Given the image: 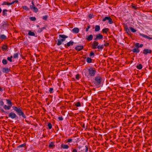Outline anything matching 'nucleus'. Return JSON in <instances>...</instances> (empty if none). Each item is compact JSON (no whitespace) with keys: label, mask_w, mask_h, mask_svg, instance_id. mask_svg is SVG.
I'll return each mask as SVG.
<instances>
[{"label":"nucleus","mask_w":152,"mask_h":152,"mask_svg":"<svg viewBox=\"0 0 152 152\" xmlns=\"http://www.w3.org/2000/svg\"><path fill=\"white\" fill-rule=\"evenodd\" d=\"M12 108L13 110L16 111L17 114L20 116H21L24 118H26V116L25 115L23 112L20 108L19 107H18L15 106H13Z\"/></svg>","instance_id":"obj_1"},{"label":"nucleus","mask_w":152,"mask_h":152,"mask_svg":"<svg viewBox=\"0 0 152 152\" xmlns=\"http://www.w3.org/2000/svg\"><path fill=\"white\" fill-rule=\"evenodd\" d=\"M102 80V77L99 75H97L95 77L93 82L95 86H98L101 84Z\"/></svg>","instance_id":"obj_2"},{"label":"nucleus","mask_w":152,"mask_h":152,"mask_svg":"<svg viewBox=\"0 0 152 152\" xmlns=\"http://www.w3.org/2000/svg\"><path fill=\"white\" fill-rule=\"evenodd\" d=\"M59 36L60 37L62 38V39H58L57 45H61L62 42L65 41V39L68 37V36L60 34Z\"/></svg>","instance_id":"obj_3"},{"label":"nucleus","mask_w":152,"mask_h":152,"mask_svg":"<svg viewBox=\"0 0 152 152\" xmlns=\"http://www.w3.org/2000/svg\"><path fill=\"white\" fill-rule=\"evenodd\" d=\"M89 75L91 77H94L96 72V69L94 68H90L88 69Z\"/></svg>","instance_id":"obj_4"},{"label":"nucleus","mask_w":152,"mask_h":152,"mask_svg":"<svg viewBox=\"0 0 152 152\" xmlns=\"http://www.w3.org/2000/svg\"><path fill=\"white\" fill-rule=\"evenodd\" d=\"M9 117L12 119L15 118H18L17 116L16 115L15 113L12 112H11L9 114Z\"/></svg>","instance_id":"obj_5"},{"label":"nucleus","mask_w":152,"mask_h":152,"mask_svg":"<svg viewBox=\"0 0 152 152\" xmlns=\"http://www.w3.org/2000/svg\"><path fill=\"white\" fill-rule=\"evenodd\" d=\"M152 52V50L149 49L145 48L143 51V53L145 55H147L148 54L151 53Z\"/></svg>","instance_id":"obj_6"},{"label":"nucleus","mask_w":152,"mask_h":152,"mask_svg":"<svg viewBox=\"0 0 152 152\" xmlns=\"http://www.w3.org/2000/svg\"><path fill=\"white\" fill-rule=\"evenodd\" d=\"M30 8L34 12H38V9L35 6L30 5Z\"/></svg>","instance_id":"obj_7"},{"label":"nucleus","mask_w":152,"mask_h":152,"mask_svg":"<svg viewBox=\"0 0 152 152\" xmlns=\"http://www.w3.org/2000/svg\"><path fill=\"white\" fill-rule=\"evenodd\" d=\"M93 46L94 48H102V46H100L99 45V43L96 41H94L93 42Z\"/></svg>","instance_id":"obj_8"},{"label":"nucleus","mask_w":152,"mask_h":152,"mask_svg":"<svg viewBox=\"0 0 152 152\" xmlns=\"http://www.w3.org/2000/svg\"><path fill=\"white\" fill-rule=\"evenodd\" d=\"M10 69L7 67L3 68L2 69V71L3 73H8L10 71Z\"/></svg>","instance_id":"obj_9"},{"label":"nucleus","mask_w":152,"mask_h":152,"mask_svg":"<svg viewBox=\"0 0 152 152\" xmlns=\"http://www.w3.org/2000/svg\"><path fill=\"white\" fill-rule=\"evenodd\" d=\"M103 38V36L100 34H98L96 35V38H95V40H96L98 39H102Z\"/></svg>","instance_id":"obj_10"},{"label":"nucleus","mask_w":152,"mask_h":152,"mask_svg":"<svg viewBox=\"0 0 152 152\" xmlns=\"http://www.w3.org/2000/svg\"><path fill=\"white\" fill-rule=\"evenodd\" d=\"M54 142H52L49 144L48 147L49 148L53 149L55 147V145L54 144Z\"/></svg>","instance_id":"obj_11"},{"label":"nucleus","mask_w":152,"mask_h":152,"mask_svg":"<svg viewBox=\"0 0 152 152\" xmlns=\"http://www.w3.org/2000/svg\"><path fill=\"white\" fill-rule=\"evenodd\" d=\"M61 147L63 149H68L69 148V146L68 145L64 144L63 143L61 144Z\"/></svg>","instance_id":"obj_12"},{"label":"nucleus","mask_w":152,"mask_h":152,"mask_svg":"<svg viewBox=\"0 0 152 152\" xmlns=\"http://www.w3.org/2000/svg\"><path fill=\"white\" fill-rule=\"evenodd\" d=\"M79 30L77 28H75L72 29V31L73 32L75 33H78L79 32Z\"/></svg>","instance_id":"obj_13"},{"label":"nucleus","mask_w":152,"mask_h":152,"mask_svg":"<svg viewBox=\"0 0 152 152\" xmlns=\"http://www.w3.org/2000/svg\"><path fill=\"white\" fill-rule=\"evenodd\" d=\"M6 101L7 102V103L8 104V105L10 107H12V102L11 100L9 99H6Z\"/></svg>","instance_id":"obj_14"},{"label":"nucleus","mask_w":152,"mask_h":152,"mask_svg":"<svg viewBox=\"0 0 152 152\" xmlns=\"http://www.w3.org/2000/svg\"><path fill=\"white\" fill-rule=\"evenodd\" d=\"M74 42H73L70 41L66 43V46L67 47H69L70 46L74 44Z\"/></svg>","instance_id":"obj_15"},{"label":"nucleus","mask_w":152,"mask_h":152,"mask_svg":"<svg viewBox=\"0 0 152 152\" xmlns=\"http://www.w3.org/2000/svg\"><path fill=\"white\" fill-rule=\"evenodd\" d=\"M95 50L92 51L90 52L89 56L91 57H93L95 56Z\"/></svg>","instance_id":"obj_16"},{"label":"nucleus","mask_w":152,"mask_h":152,"mask_svg":"<svg viewBox=\"0 0 152 152\" xmlns=\"http://www.w3.org/2000/svg\"><path fill=\"white\" fill-rule=\"evenodd\" d=\"M132 51L134 53H138L140 52V50L139 48H134Z\"/></svg>","instance_id":"obj_17"},{"label":"nucleus","mask_w":152,"mask_h":152,"mask_svg":"<svg viewBox=\"0 0 152 152\" xmlns=\"http://www.w3.org/2000/svg\"><path fill=\"white\" fill-rule=\"evenodd\" d=\"M2 5H7L8 6H10V5H12V4H11V3H10V2H8L7 1H4L3 2V3L2 4Z\"/></svg>","instance_id":"obj_18"},{"label":"nucleus","mask_w":152,"mask_h":152,"mask_svg":"<svg viewBox=\"0 0 152 152\" xmlns=\"http://www.w3.org/2000/svg\"><path fill=\"white\" fill-rule=\"evenodd\" d=\"M92 59L90 57H87L86 59V62L88 63H90L92 62Z\"/></svg>","instance_id":"obj_19"},{"label":"nucleus","mask_w":152,"mask_h":152,"mask_svg":"<svg viewBox=\"0 0 152 152\" xmlns=\"http://www.w3.org/2000/svg\"><path fill=\"white\" fill-rule=\"evenodd\" d=\"M93 36L92 35L90 34L88 36L86 39L88 41H91L93 39Z\"/></svg>","instance_id":"obj_20"},{"label":"nucleus","mask_w":152,"mask_h":152,"mask_svg":"<svg viewBox=\"0 0 152 152\" xmlns=\"http://www.w3.org/2000/svg\"><path fill=\"white\" fill-rule=\"evenodd\" d=\"M7 10L6 9L3 10L2 11V15L3 16H7Z\"/></svg>","instance_id":"obj_21"},{"label":"nucleus","mask_w":152,"mask_h":152,"mask_svg":"<svg viewBox=\"0 0 152 152\" xmlns=\"http://www.w3.org/2000/svg\"><path fill=\"white\" fill-rule=\"evenodd\" d=\"M140 35L143 37L144 38H146L148 39H151V38L148 37V36H147L146 35H145L143 34L140 33Z\"/></svg>","instance_id":"obj_22"},{"label":"nucleus","mask_w":152,"mask_h":152,"mask_svg":"<svg viewBox=\"0 0 152 152\" xmlns=\"http://www.w3.org/2000/svg\"><path fill=\"white\" fill-rule=\"evenodd\" d=\"M3 107L5 110H9L10 109V107H11L8 105L7 106L6 105H4Z\"/></svg>","instance_id":"obj_23"},{"label":"nucleus","mask_w":152,"mask_h":152,"mask_svg":"<svg viewBox=\"0 0 152 152\" xmlns=\"http://www.w3.org/2000/svg\"><path fill=\"white\" fill-rule=\"evenodd\" d=\"M22 52H23V50L22 49V48H21V49L20 51V52L21 54H20V56L22 58H23V59H25V56H26V54H25V55L24 54V56H23V55L22 54V53H23Z\"/></svg>","instance_id":"obj_24"},{"label":"nucleus","mask_w":152,"mask_h":152,"mask_svg":"<svg viewBox=\"0 0 152 152\" xmlns=\"http://www.w3.org/2000/svg\"><path fill=\"white\" fill-rule=\"evenodd\" d=\"M28 34L31 36H35V34L34 32H31L29 31L28 32Z\"/></svg>","instance_id":"obj_25"},{"label":"nucleus","mask_w":152,"mask_h":152,"mask_svg":"<svg viewBox=\"0 0 152 152\" xmlns=\"http://www.w3.org/2000/svg\"><path fill=\"white\" fill-rule=\"evenodd\" d=\"M142 65L141 64H139L138 65H137L136 66V68L139 69H141L142 68Z\"/></svg>","instance_id":"obj_26"},{"label":"nucleus","mask_w":152,"mask_h":152,"mask_svg":"<svg viewBox=\"0 0 152 152\" xmlns=\"http://www.w3.org/2000/svg\"><path fill=\"white\" fill-rule=\"evenodd\" d=\"M0 38L1 39H7L6 36L4 34H1L0 35Z\"/></svg>","instance_id":"obj_27"},{"label":"nucleus","mask_w":152,"mask_h":152,"mask_svg":"<svg viewBox=\"0 0 152 152\" xmlns=\"http://www.w3.org/2000/svg\"><path fill=\"white\" fill-rule=\"evenodd\" d=\"M100 29V26H99L97 25L95 27V31H98Z\"/></svg>","instance_id":"obj_28"},{"label":"nucleus","mask_w":152,"mask_h":152,"mask_svg":"<svg viewBox=\"0 0 152 152\" xmlns=\"http://www.w3.org/2000/svg\"><path fill=\"white\" fill-rule=\"evenodd\" d=\"M4 105V102L2 100H0V109Z\"/></svg>","instance_id":"obj_29"},{"label":"nucleus","mask_w":152,"mask_h":152,"mask_svg":"<svg viewBox=\"0 0 152 152\" xmlns=\"http://www.w3.org/2000/svg\"><path fill=\"white\" fill-rule=\"evenodd\" d=\"M26 144L25 143H23V144H21V145H19V146H18L17 147V148H21L22 147H26Z\"/></svg>","instance_id":"obj_30"},{"label":"nucleus","mask_w":152,"mask_h":152,"mask_svg":"<svg viewBox=\"0 0 152 152\" xmlns=\"http://www.w3.org/2000/svg\"><path fill=\"white\" fill-rule=\"evenodd\" d=\"M108 20V23L109 24H111L113 23V22L112 21V20L110 17H109Z\"/></svg>","instance_id":"obj_31"},{"label":"nucleus","mask_w":152,"mask_h":152,"mask_svg":"<svg viewBox=\"0 0 152 152\" xmlns=\"http://www.w3.org/2000/svg\"><path fill=\"white\" fill-rule=\"evenodd\" d=\"M18 53H16L14 54V55L13 56V57L15 58H18Z\"/></svg>","instance_id":"obj_32"},{"label":"nucleus","mask_w":152,"mask_h":152,"mask_svg":"<svg viewBox=\"0 0 152 152\" xmlns=\"http://www.w3.org/2000/svg\"><path fill=\"white\" fill-rule=\"evenodd\" d=\"M44 27H42L41 28H39L37 31V32L39 33L41 32L44 29Z\"/></svg>","instance_id":"obj_33"},{"label":"nucleus","mask_w":152,"mask_h":152,"mask_svg":"<svg viewBox=\"0 0 152 152\" xmlns=\"http://www.w3.org/2000/svg\"><path fill=\"white\" fill-rule=\"evenodd\" d=\"M3 64L4 65H6L7 63V61L5 59H4L2 61Z\"/></svg>","instance_id":"obj_34"},{"label":"nucleus","mask_w":152,"mask_h":152,"mask_svg":"<svg viewBox=\"0 0 152 152\" xmlns=\"http://www.w3.org/2000/svg\"><path fill=\"white\" fill-rule=\"evenodd\" d=\"M48 126L49 129H51L52 128V125L50 123H48Z\"/></svg>","instance_id":"obj_35"},{"label":"nucleus","mask_w":152,"mask_h":152,"mask_svg":"<svg viewBox=\"0 0 152 152\" xmlns=\"http://www.w3.org/2000/svg\"><path fill=\"white\" fill-rule=\"evenodd\" d=\"M12 57H13L12 56H11L10 57H8L7 58V59L10 62H11L12 61Z\"/></svg>","instance_id":"obj_36"},{"label":"nucleus","mask_w":152,"mask_h":152,"mask_svg":"<svg viewBox=\"0 0 152 152\" xmlns=\"http://www.w3.org/2000/svg\"><path fill=\"white\" fill-rule=\"evenodd\" d=\"M75 105L77 107H80L81 106V104L80 102H77L75 104Z\"/></svg>","instance_id":"obj_37"},{"label":"nucleus","mask_w":152,"mask_h":152,"mask_svg":"<svg viewBox=\"0 0 152 152\" xmlns=\"http://www.w3.org/2000/svg\"><path fill=\"white\" fill-rule=\"evenodd\" d=\"M108 28H105L103 29L102 30V32L104 33H107L108 31Z\"/></svg>","instance_id":"obj_38"},{"label":"nucleus","mask_w":152,"mask_h":152,"mask_svg":"<svg viewBox=\"0 0 152 152\" xmlns=\"http://www.w3.org/2000/svg\"><path fill=\"white\" fill-rule=\"evenodd\" d=\"M129 28L130 30L131 31L133 32L134 33L136 31V30L134 28H132V27H130Z\"/></svg>","instance_id":"obj_39"},{"label":"nucleus","mask_w":152,"mask_h":152,"mask_svg":"<svg viewBox=\"0 0 152 152\" xmlns=\"http://www.w3.org/2000/svg\"><path fill=\"white\" fill-rule=\"evenodd\" d=\"M29 19L32 21H35L36 20V18L34 17H30Z\"/></svg>","instance_id":"obj_40"},{"label":"nucleus","mask_w":152,"mask_h":152,"mask_svg":"<svg viewBox=\"0 0 152 152\" xmlns=\"http://www.w3.org/2000/svg\"><path fill=\"white\" fill-rule=\"evenodd\" d=\"M53 88H50L49 90L50 93H52L53 92Z\"/></svg>","instance_id":"obj_41"},{"label":"nucleus","mask_w":152,"mask_h":152,"mask_svg":"<svg viewBox=\"0 0 152 152\" xmlns=\"http://www.w3.org/2000/svg\"><path fill=\"white\" fill-rule=\"evenodd\" d=\"M109 17V16L105 17L104 19H103L102 20V21H106L107 20H108Z\"/></svg>","instance_id":"obj_42"},{"label":"nucleus","mask_w":152,"mask_h":152,"mask_svg":"<svg viewBox=\"0 0 152 152\" xmlns=\"http://www.w3.org/2000/svg\"><path fill=\"white\" fill-rule=\"evenodd\" d=\"M80 78V75H79V74H77V75H76V78L77 80H78Z\"/></svg>","instance_id":"obj_43"},{"label":"nucleus","mask_w":152,"mask_h":152,"mask_svg":"<svg viewBox=\"0 0 152 152\" xmlns=\"http://www.w3.org/2000/svg\"><path fill=\"white\" fill-rule=\"evenodd\" d=\"M23 9L25 10H29V9L26 6H24L23 7Z\"/></svg>","instance_id":"obj_44"},{"label":"nucleus","mask_w":152,"mask_h":152,"mask_svg":"<svg viewBox=\"0 0 152 152\" xmlns=\"http://www.w3.org/2000/svg\"><path fill=\"white\" fill-rule=\"evenodd\" d=\"M80 125L83 128H85V124L84 123H82Z\"/></svg>","instance_id":"obj_45"},{"label":"nucleus","mask_w":152,"mask_h":152,"mask_svg":"<svg viewBox=\"0 0 152 152\" xmlns=\"http://www.w3.org/2000/svg\"><path fill=\"white\" fill-rule=\"evenodd\" d=\"M58 119L60 121H62L63 120V118L62 116H59L58 118Z\"/></svg>","instance_id":"obj_46"},{"label":"nucleus","mask_w":152,"mask_h":152,"mask_svg":"<svg viewBox=\"0 0 152 152\" xmlns=\"http://www.w3.org/2000/svg\"><path fill=\"white\" fill-rule=\"evenodd\" d=\"M93 15L92 14H90L88 15V17L90 19H91L92 18H93Z\"/></svg>","instance_id":"obj_47"},{"label":"nucleus","mask_w":152,"mask_h":152,"mask_svg":"<svg viewBox=\"0 0 152 152\" xmlns=\"http://www.w3.org/2000/svg\"><path fill=\"white\" fill-rule=\"evenodd\" d=\"M77 50L79 51L83 49V48H75Z\"/></svg>","instance_id":"obj_48"},{"label":"nucleus","mask_w":152,"mask_h":152,"mask_svg":"<svg viewBox=\"0 0 152 152\" xmlns=\"http://www.w3.org/2000/svg\"><path fill=\"white\" fill-rule=\"evenodd\" d=\"M139 44L138 43H136L135 45V46L136 47V48H139Z\"/></svg>","instance_id":"obj_49"},{"label":"nucleus","mask_w":152,"mask_h":152,"mask_svg":"<svg viewBox=\"0 0 152 152\" xmlns=\"http://www.w3.org/2000/svg\"><path fill=\"white\" fill-rule=\"evenodd\" d=\"M47 16H45L43 17L42 19L44 20H46L47 19Z\"/></svg>","instance_id":"obj_50"},{"label":"nucleus","mask_w":152,"mask_h":152,"mask_svg":"<svg viewBox=\"0 0 152 152\" xmlns=\"http://www.w3.org/2000/svg\"><path fill=\"white\" fill-rule=\"evenodd\" d=\"M18 2V1L17 0H15L12 1V2H11V3L12 4V5L14 4L15 2Z\"/></svg>","instance_id":"obj_51"},{"label":"nucleus","mask_w":152,"mask_h":152,"mask_svg":"<svg viewBox=\"0 0 152 152\" xmlns=\"http://www.w3.org/2000/svg\"><path fill=\"white\" fill-rule=\"evenodd\" d=\"M86 147V150L85 152H88V146L87 145H86L85 146Z\"/></svg>","instance_id":"obj_52"},{"label":"nucleus","mask_w":152,"mask_h":152,"mask_svg":"<svg viewBox=\"0 0 152 152\" xmlns=\"http://www.w3.org/2000/svg\"><path fill=\"white\" fill-rule=\"evenodd\" d=\"M72 141V139H68L67 142H70Z\"/></svg>","instance_id":"obj_53"},{"label":"nucleus","mask_w":152,"mask_h":152,"mask_svg":"<svg viewBox=\"0 0 152 152\" xmlns=\"http://www.w3.org/2000/svg\"><path fill=\"white\" fill-rule=\"evenodd\" d=\"M109 43H106L104 44V46L107 47L108 46Z\"/></svg>","instance_id":"obj_54"},{"label":"nucleus","mask_w":152,"mask_h":152,"mask_svg":"<svg viewBox=\"0 0 152 152\" xmlns=\"http://www.w3.org/2000/svg\"><path fill=\"white\" fill-rule=\"evenodd\" d=\"M90 28V26H87V28H86V31L87 32V31H88V29Z\"/></svg>","instance_id":"obj_55"},{"label":"nucleus","mask_w":152,"mask_h":152,"mask_svg":"<svg viewBox=\"0 0 152 152\" xmlns=\"http://www.w3.org/2000/svg\"><path fill=\"white\" fill-rule=\"evenodd\" d=\"M1 110L4 113H7V112L5 111L3 109H2Z\"/></svg>","instance_id":"obj_56"},{"label":"nucleus","mask_w":152,"mask_h":152,"mask_svg":"<svg viewBox=\"0 0 152 152\" xmlns=\"http://www.w3.org/2000/svg\"><path fill=\"white\" fill-rule=\"evenodd\" d=\"M4 90V89H3L2 88H1L0 86V91H2L3 90Z\"/></svg>","instance_id":"obj_57"},{"label":"nucleus","mask_w":152,"mask_h":152,"mask_svg":"<svg viewBox=\"0 0 152 152\" xmlns=\"http://www.w3.org/2000/svg\"><path fill=\"white\" fill-rule=\"evenodd\" d=\"M72 152H77V150L76 149H74L72 151Z\"/></svg>","instance_id":"obj_58"},{"label":"nucleus","mask_w":152,"mask_h":152,"mask_svg":"<svg viewBox=\"0 0 152 152\" xmlns=\"http://www.w3.org/2000/svg\"><path fill=\"white\" fill-rule=\"evenodd\" d=\"M143 46V45L142 44H140L139 46V48H141Z\"/></svg>","instance_id":"obj_59"},{"label":"nucleus","mask_w":152,"mask_h":152,"mask_svg":"<svg viewBox=\"0 0 152 152\" xmlns=\"http://www.w3.org/2000/svg\"><path fill=\"white\" fill-rule=\"evenodd\" d=\"M85 76L87 77H88V75H89V74H88V73H85Z\"/></svg>","instance_id":"obj_60"},{"label":"nucleus","mask_w":152,"mask_h":152,"mask_svg":"<svg viewBox=\"0 0 152 152\" xmlns=\"http://www.w3.org/2000/svg\"><path fill=\"white\" fill-rule=\"evenodd\" d=\"M2 48H7V46L6 45H4Z\"/></svg>","instance_id":"obj_61"},{"label":"nucleus","mask_w":152,"mask_h":152,"mask_svg":"<svg viewBox=\"0 0 152 152\" xmlns=\"http://www.w3.org/2000/svg\"><path fill=\"white\" fill-rule=\"evenodd\" d=\"M31 3L32 4V5H33V6H35L34 4V2H33V1H31Z\"/></svg>","instance_id":"obj_62"},{"label":"nucleus","mask_w":152,"mask_h":152,"mask_svg":"<svg viewBox=\"0 0 152 152\" xmlns=\"http://www.w3.org/2000/svg\"><path fill=\"white\" fill-rule=\"evenodd\" d=\"M2 48L3 50H7L8 48Z\"/></svg>","instance_id":"obj_63"},{"label":"nucleus","mask_w":152,"mask_h":152,"mask_svg":"<svg viewBox=\"0 0 152 152\" xmlns=\"http://www.w3.org/2000/svg\"><path fill=\"white\" fill-rule=\"evenodd\" d=\"M51 78L52 79H54L55 78V77H54V76H52Z\"/></svg>","instance_id":"obj_64"}]
</instances>
